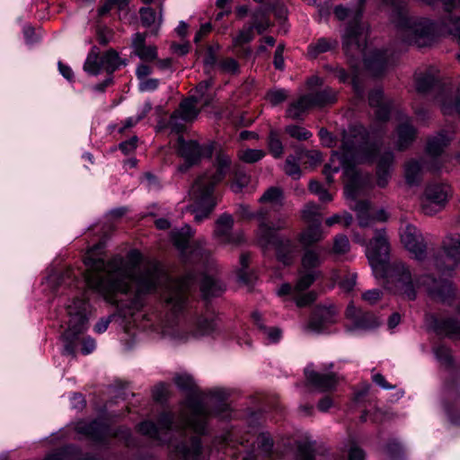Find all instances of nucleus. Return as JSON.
<instances>
[{"instance_id": "obj_46", "label": "nucleus", "mask_w": 460, "mask_h": 460, "mask_svg": "<svg viewBox=\"0 0 460 460\" xmlns=\"http://www.w3.org/2000/svg\"><path fill=\"white\" fill-rule=\"evenodd\" d=\"M286 132L292 137L297 140H306L313 136V134L305 129V128L299 126H288L286 128Z\"/></svg>"}, {"instance_id": "obj_55", "label": "nucleus", "mask_w": 460, "mask_h": 460, "mask_svg": "<svg viewBox=\"0 0 460 460\" xmlns=\"http://www.w3.org/2000/svg\"><path fill=\"white\" fill-rule=\"evenodd\" d=\"M335 101L334 93L329 89L318 90V107Z\"/></svg>"}, {"instance_id": "obj_36", "label": "nucleus", "mask_w": 460, "mask_h": 460, "mask_svg": "<svg viewBox=\"0 0 460 460\" xmlns=\"http://www.w3.org/2000/svg\"><path fill=\"white\" fill-rule=\"evenodd\" d=\"M268 148L274 158H280L284 152V146L279 134L275 130H270L268 137Z\"/></svg>"}, {"instance_id": "obj_25", "label": "nucleus", "mask_w": 460, "mask_h": 460, "mask_svg": "<svg viewBox=\"0 0 460 460\" xmlns=\"http://www.w3.org/2000/svg\"><path fill=\"white\" fill-rule=\"evenodd\" d=\"M314 97L312 94H305L292 102L286 111V115L292 119L304 117L307 110L313 105Z\"/></svg>"}, {"instance_id": "obj_30", "label": "nucleus", "mask_w": 460, "mask_h": 460, "mask_svg": "<svg viewBox=\"0 0 460 460\" xmlns=\"http://www.w3.org/2000/svg\"><path fill=\"white\" fill-rule=\"evenodd\" d=\"M283 199L282 190L278 187H270L263 193L259 201L262 204H269L271 207H281Z\"/></svg>"}, {"instance_id": "obj_17", "label": "nucleus", "mask_w": 460, "mask_h": 460, "mask_svg": "<svg viewBox=\"0 0 460 460\" xmlns=\"http://www.w3.org/2000/svg\"><path fill=\"white\" fill-rule=\"evenodd\" d=\"M234 218L229 214L221 215L216 222L215 237L223 244L238 245L244 241L242 232H233Z\"/></svg>"}, {"instance_id": "obj_63", "label": "nucleus", "mask_w": 460, "mask_h": 460, "mask_svg": "<svg viewBox=\"0 0 460 460\" xmlns=\"http://www.w3.org/2000/svg\"><path fill=\"white\" fill-rule=\"evenodd\" d=\"M152 74V67L146 64H139L136 69V75L140 81L148 77Z\"/></svg>"}, {"instance_id": "obj_42", "label": "nucleus", "mask_w": 460, "mask_h": 460, "mask_svg": "<svg viewBox=\"0 0 460 460\" xmlns=\"http://www.w3.org/2000/svg\"><path fill=\"white\" fill-rule=\"evenodd\" d=\"M134 53L145 62H151L157 58V49L152 45L140 47Z\"/></svg>"}, {"instance_id": "obj_14", "label": "nucleus", "mask_w": 460, "mask_h": 460, "mask_svg": "<svg viewBox=\"0 0 460 460\" xmlns=\"http://www.w3.org/2000/svg\"><path fill=\"white\" fill-rule=\"evenodd\" d=\"M178 155L184 163L178 167L181 172H187L191 166L197 165L205 157L211 156L213 153L212 144L200 145L195 140H184L181 137L177 142Z\"/></svg>"}, {"instance_id": "obj_34", "label": "nucleus", "mask_w": 460, "mask_h": 460, "mask_svg": "<svg viewBox=\"0 0 460 460\" xmlns=\"http://www.w3.org/2000/svg\"><path fill=\"white\" fill-rule=\"evenodd\" d=\"M249 183V176L239 166L233 168V178L230 182V189L234 192H240Z\"/></svg>"}, {"instance_id": "obj_24", "label": "nucleus", "mask_w": 460, "mask_h": 460, "mask_svg": "<svg viewBox=\"0 0 460 460\" xmlns=\"http://www.w3.org/2000/svg\"><path fill=\"white\" fill-rule=\"evenodd\" d=\"M346 315L351 319L355 324L361 328H373L378 326L381 321L369 314H364L360 309L353 305H349L346 310Z\"/></svg>"}, {"instance_id": "obj_37", "label": "nucleus", "mask_w": 460, "mask_h": 460, "mask_svg": "<svg viewBox=\"0 0 460 460\" xmlns=\"http://www.w3.org/2000/svg\"><path fill=\"white\" fill-rule=\"evenodd\" d=\"M152 107L149 102H146L141 110L137 112L135 117H129L125 119L124 125L119 128V132L122 133L125 129L129 128L137 125L141 119H143L146 114L151 111Z\"/></svg>"}, {"instance_id": "obj_20", "label": "nucleus", "mask_w": 460, "mask_h": 460, "mask_svg": "<svg viewBox=\"0 0 460 460\" xmlns=\"http://www.w3.org/2000/svg\"><path fill=\"white\" fill-rule=\"evenodd\" d=\"M338 320V311L333 305L318 304V334L334 332Z\"/></svg>"}, {"instance_id": "obj_41", "label": "nucleus", "mask_w": 460, "mask_h": 460, "mask_svg": "<svg viewBox=\"0 0 460 460\" xmlns=\"http://www.w3.org/2000/svg\"><path fill=\"white\" fill-rule=\"evenodd\" d=\"M177 387L183 391H192L195 387V381L189 374H178L173 378Z\"/></svg>"}, {"instance_id": "obj_52", "label": "nucleus", "mask_w": 460, "mask_h": 460, "mask_svg": "<svg viewBox=\"0 0 460 460\" xmlns=\"http://www.w3.org/2000/svg\"><path fill=\"white\" fill-rule=\"evenodd\" d=\"M159 80L156 78H146L139 82L138 89L140 92H153L159 86Z\"/></svg>"}, {"instance_id": "obj_18", "label": "nucleus", "mask_w": 460, "mask_h": 460, "mask_svg": "<svg viewBox=\"0 0 460 460\" xmlns=\"http://www.w3.org/2000/svg\"><path fill=\"white\" fill-rule=\"evenodd\" d=\"M401 241L404 247L418 261L426 255V244L420 231L411 225H407L401 233Z\"/></svg>"}, {"instance_id": "obj_50", "label": "nucleus", "mask_w": 460, "mask_h": 460, "mask_svg": "<svg viewBox=\"0 0 460 460\" xmlns=\"http://www.w3.org/2000/svg\"><path fill=\"white\" fill-rule=\"evenodd\" d=\"M141 22L144 26L149 27L155 22V12L150 7L140 9Z\"/></svg>"}, {"instance_id": "obj_21", "label": "nucleus", "mask_w": 460, "mask_h": 460, "mask_svg": "<svg viewBox=\"0 0 460 460\" xmlns=\"http://www.w3.org/2000/svg\"><path fill=\"white\" fill-rule=\"evenodd\" d=\"M269 11L277 12V15L280 18L285 17L286 14V11L276 1H274V3L270 2L265 7H261L254 13L253 22L251 25L253 27V30L255 29L260 34L264 32L270 25V22L266 16V13Z\"/></svg>"}, {"instance_id": "obj_45", "label": "nucleus", "mask_w": 460, "mask_h": 460, "mask_svg": "<svg viewBox=\"0 0 460 460\" xmlns=\"http://www.w3.org/2000/svg\"><path fill=\"white\" fill-rule=\"evenodd\" d=\"M254 38L253 27L249 25L244 27L239 31V33L234 38V46H243L252 40Z\"/></svg>"}, {"instance_id": "obj_2", "label": "nucleus", "mask_w": 460, "mask_h": 460, "mask_svg": "<svg viewBox=\"0 0 460 460\" xmlns=\"http://www.w3.org/2000/svg\"><path fill=\"white\" fill-rule=\"evenodd\" d=\"M228 396L226 389L217 387L205 400L189 397L178 411L160 413L156 423L145 420L137 425V431L157 445H167L171 454L181 460H208L200 437L208 434L211 419L231 418Z\"/></svg>"}, {"instance_id": "obj_12", "label": "nucleus", "mask_w": 460, "mask_h": 460, "mask_svg": "<svg viewBox=\"0 0 460 460\" xmlns=\"http://www.w3.org/2000/svg\"><path fill=\"white\" fill-rule=\"evenodd\" d=\"M75 429L78 434L95 443L102 444L109 438H116L123 441L127 447H134L136 445L130 429L119 427L113 430L102 419L92 421L79 420L75 423Z\"/></svg>"}, {"instance_id": "obj_44", "label": "nucleus", "mask_w": 460, "mask_h": 460, "mask_svg": "<svg viewBox=\"0 0 460 460\" xmlns=\"http://www.w3.org/2000/svg\"><path fill=\"white\" fill-rule=\"evenodd\" d=\"M285 172L292 177L293 179H298L301 175V170L299 164L296 163V159L293 155H289L287 157L285 165H284Z\"/></svg>"}, {"instance_id": "obj_23", "label": "nucleus", "mask_w": 460, "mask_h": 460, "mask_svg": "<svg viewBox=\"0 0 460 460\" xmlns=\"http://www.w3.org/2000/svg\"><path fill=\"white\" fill-rule=\"evenodd\" d=\"M368 99L370 106L376 108V119L387 120L391 111V102L384 99L383 92L380 89L374 90L369 93Z\"/></svg>"}, {"instance_id": "obj_47", "label": "nucleus", "mask_w": 460, "mask_h": 460, "mask_svg": "<svg viewBox=\"0 0 460 460\" xmlns=\"http://www.w3.org/2000/svg\"><path fill=\"white\" fill-rule=\"evenodd\" d=\"M349 250V241L346 235H337L334 239L332 252L335 254H344Z\"/></svg>"}, {"instance_id": "obj_56", "label": "nucleus", "mask_w": 460, "mask_h": 460, "mask_svg": "<svg viewBox=\"0 0 460 460\" xmlns=\"http://www.w3.org/2000/svg\"><path fill=\"white\" fill-rule=\"evenodd\" d=\"M128 0H107L98 10L99 15L102 16L108 13L111 9L118 4L120 8L128 4Z\"/></svg>"}, {"instance_id": "obj_57", "label": "nucleus", "mask_w": 460, "mask_h": 460, "mask_svg": "<svg viewBox=\"0 0 460 460\" xmlns=\"http://www.w3.org/2000/svg\"><path fill=\"white\" fill-rule=\"evenodd\" d=\"M305 376L309 389L314 390V387L316 385V372L314 364H309L305 368Z\"/></svg>"}, {"instance_id": "obj_62", "label": "nucleus", "mask_w": 460, "mask_h": 460, "mask_svg": "<svg viewBox=\"0 0 460 460\" xmlns=\"http://www.w3.org/2000/svg\"><path fill=\"white\" fill-rule=\"evenodd\" d=\"M23 36L27 44L31 45L39 40L38 35L35 33L31 26L23 27Z\"/></svg>"}, {"instance_id": "obj_39", "label": "nucleus", "mask_w": 460, "mask_h": 460, "mask_svg": "<svg viewBox=\"0 0 460 460\" xmlns=\"http://www.w3.org/2000/svg\"><path fill=\"white\" fill-rule=\"evenodd\" d=\"M338 383L337 377L333 373L318 374V392L320 390L329 391L333 389Z\"/></svg>"}, {"instance_id": "obj_61", "label": "nucleus", "mask_w": 460, "mask_h": 460, "mask_svg": "<svg viewBox=\"0 0 460 460\" xmlns=\"http://www.w3.org/2000/svg\"><path fill=\"white\" fill-rule=\"evenodd\" d=\"M357 274L349 272L347 277L341 282V288L346 291H350L356 285Z\"/></svg>"}, {"instance_id": "obj_3", "label": "nucleus", "mask_w": 460, "mask_h": 460, "mask_svg": "<svg viewBox=\"0 0 460 460\" xmlns=\"http://www.w3.org/2000/svg\"><path fill=\"white\" fill-rule=\"evenodd\" d=\"M381 1L398 12L397 29L402 41L418 47H425L432 42L438 31L437 24L427 18L410 16L404 12L402 0ZM365 2L366 0H359L360 7ZM334 13L339 20L349 18L343 33V48L347 55L353 58H363L366 69L373 75H378L384 72L391 63L390 57L386 50L368 49L367 44L368 26L359 22L362 14L361 8L352 11L343 5H337Z\"/></svg>"}, {"instance_id": "obj_48", "label": "nucleus", "mask_w": 460, "mask_h": 460, "mask_svg": "<svg viewBox=\"0 0 460 460\" xmlns=\"http://www.w3.org/2000/svg\"><path fill=\"white\" fill-rule=\"evenodd\" d=\"M288 91L285 89H273L267 93V100L272 105H278L288 98Z\"/></svg>"}, {"instance_id": "obj_28", "label": "nucleus", "mask_w": 460, "mask_h": 460, "mask_svg": "<svg viewBox=\"0 0 460 460\" xmlns=\"http://www.w3.org/2000/svg\"><path fill=\"white\" fill-rule=\"evenodd\" d=\"M252 318L259 330L261 332L263 338L269 343H277L282 337V331L276 326L267 327L262 323V317L259 313H253Z\"/></svg>"}, {"instance_id": "obj_54", "label": "nucleus", "mask_w": 460, "mask_h": 460, "mask_svg": "<svg viewBox=\"0 0 460 460\" xmlns=\"http://www.w3.org/2000/svg\"><path fill=\"white\" fill-rule=\"evenodd\" d=\"M298 160L305 167H314L316 165V157L314 151L301 152Z\"/></svg>"}, {"instance_id": "obj_1", "label": "nucleus", "mask_w": 460, "mask_h": 460, "mask_svg": "<svg viewBox=\"0 0 460 460\" xmlns=\"http://www.w3.org/2000/svg\"><path fill=\"white\" fill-rule=\"evenodd\" d=\"M103 246L99 243L88 251L84 271L72 268L51 271L43 285L53 292L62 287L75 285L80 288L79 284L86 285L105 301L116 305L123 318L131 317L138 329L175 343L217 332L213 311L206 309L188 316L196 275L188 273L169 279L158 262L144 261L137 250H131L125 257L116 255L105 261L98 256Z\"/></svg>"}, {"instance_id": "obj_15", "label": "nucleus", "mask_w": 460, "mask_h": 460, "mask_svg": "<svg viewBox=\"0 0 460 460\" xmlns=\"http://www.w3.org/2000/svg\"><path fill=\"white\" fill-rule=\"evenodd\" d=\"M442 253L435 259V266L443 275L460 266V234H449L442 243Z\"/></svg>"}, {"instance_id": "obj_10", "label": "nucleus", "mask_w": 460, "mask_h": 460, "mask_svg": "<svg viewBox=\"0 0 460 460\" xmlns=\"http://www.w3.org/2000/svg\"><path fill=\"white\" fill-rule=\"evenodd\" d=\"M453 134L447 131H440L438 135L428 139L426 154L429 156V164L426 159H410L404 164V178L409 186H417L422 180L424 168L432 172H438L442 167V161L446 156H441L445 148L453 139Z\"/></svg>"}, {"instance_id": "obj_60", "label": "nucleus", "mask_w": 460, "mask_h": 460, "mask_svg": "<svg viewBox=\"0 0 460 460\" xmlns=\"http://www.w3.org/2000/svg\"><path fill=\"white\" fill-rule=\"evenodd\" d=\"M112 317V315H109L107 317L101 318L93 326V331L99 334L103 333L108 329Z\"/></svg>"}, {"instance_id": "obj_7", "label": "nucleus", "mask_w": 460, "mask_h": 460, "mask_svg": "<svg viewBox=\"0 0 460 460\" xmlns=\"http://www.w3.org/2000/svg\"><path fill=\"white\" fill-rule=\"evenodd\" d=\"M193 234L194 231L192 228L189 225H185L180 229L172 230L171 237L174 245L187 261L190 262L199 261L206 264L205 272L199 278L200 291L204 297L217 296L224 292L226 285L214 275L216 262L205 250V241L197 240L192 244H190V240Z\"/></svg>"}, {"instance_id": "obj_8", "label": "nucleus", "mask_w": 460, "mask_h": 460, "mask_svg": "<svg viewBox=\"0 0 460 460\" xmlns=\"http://www.w3.org/2000/svg\"><path fill=\"white\" fill-rule=\"evenodd\" d=\"M232 171L231 156L224 150L216 153L213 170L200 175L193 183L190 196L193 204L190 207L194 219L199 223L208 217L216 206L214 187Z\"/></svg>"}, {"instance_id": "obj_5", "label": "nucleus", "mask_w": 460, "mask_h": 460, "mask_svg": "<svg viewBox=\"0 0 460 460\" xmlns=\"http://www.w3.org/2000/svg\"><path fill=\"white\" fill-rule=\"evenodd\" d=\"M378 133L367 132L363 126H353L344 133L342 140L343 164H361L377 162L376 184L385 188L388 184L394 154L390 150L382 151L376 137Z\"/></svg>"}, {"instance_id": "obj_58", "label": "nucleus", "mask_w": 460, "mask_h": 460, "mask_svg": "<svg viewBox=\"0 0 460 460\" xmlns=\"http://www.w3.org/2000/svg\"><path fill=\"white\" fill-rule=\"evenodd\" d=\"M168 394V385L164 383L156 385L153 390V397L155 401L162 402Z\"/></svg>"}, {"instance_id": "obj_9", "label": "nucleus", "mask_w": 460, "mask_h": 460, "mask_svg": "<svg viewBox=\"0 0 460 460\" xmlns=\"http://www.w3.org/2000/svg\"><path fill=\"white\" fill-rule=\"evenodd\" d=\"M67 320V329L63 333L64 354L74 355L75 341L88 327V322L93 314V305L86 296V291L70 294L63 303Z\"/></svg>"}, {"instance_id": "obj_13", "label": "nucleus", "mask_w": 460, "mask_h": 460, "mask_svg": "<svg viewBox=\"0 0 460 460\" xmlns=\"http://www.w3.org/2000/svg\"><path fill=\"white\" fill-rule=\"evenodd\" d=\"M344 193L346 198L351 200L349 208L356 213L359 226L369 227L376 222H385L388 219L389 215L384 208L373 213L368 200H357L361 195V189L356 178L346 185Z\"/></svg>"}, {"instance_id": "obj_35", "label": "nucleus", "mask_w": 460, "mask_h": 460, "mask_svg": "<svg viewBox=\"0 0 460 460\" xmlns=\"http://www.w3.org/2000/svg\"><path fill=\"white\" fill-rule=\"evenodd\" d=\"M436 82V77L430 73H418L415 75L416 90L421 93L429 91Z\"/></svg>"}, {"instance_id": "obj_6", "label": "nucleus", "mask_w": 460, "mask_h": 460, "mask_svg": "<svg viewBox=\"0 0 460 460\" xmlns=\"http://www.w3.org/2000/svg\"><path fill=\"white\" fill-rule=\"evenodd\" d=\"M301 218L306 228L299 236L300 244L306 250L302 259V267L296 285L293 290L294 299L298 307H307L315 300L314 292L305 291L314 283L316 275V257L314 253L316 242V205L307 203L301 212Z\"/></svg>"}, {"instance_id": "obj_40", "label": "nucleus", "mask_w": 460, "mask_h": 460, "mask_svg": "<svg viewBox=\"0 0 460 460\" xmlns=\"http://www.w3.org/2000/svg\"><path fill=\"white\" fill-rule=\"evenodd\" d=\"M250 256L247 253H243L240 257L241 268L238 270L239 280L248 284L252 281V274L247 270L249 265Z\"/></svg>"}, {"instance_id": "obj_27", "label": "nucleus", "mask_w": 460, "mask_h": 460, "mask_svg": "<svg viewBox=\"0 0 460 460\" xmlns=\"http://www.w3.org/2000/svg\"><path fill=\"white\" fill-rule=\"evenodd\" d=\"M441 111L446 115H460V88L456 93H442L438 97Z\"/></svg>"}, {"instance_id": "obj_11", "label": "nucleus", "mask_w": 460, "mask_h": 460, "mask_svg": "<svg viewBox=\"0 0 460 460\" xmlns=\"http://www.w3.org/2000/svg\"><path fill=\"white\" fill-rule=\"evenodd\" d=\"M286 226L285 217H279L270 225L262 220L257 230V237L261 246L274 248L279 260L284 264H289L292 261L291 257L296 252V245L290 239L278 234V231Z\"/></svg>"}, {"instance_id": "obj_33", "label": "nucleus", "mask_w": 460, "mask_h": 460, "mask_svg": "<svg viewBox=\"0 0 460 460\" xmlns=\"http://www.w3.org/2000/svg\"><path fill=\"white\" fill-rule=\"evenodd\" d=\"M101 63L102 69L111 74L119 67L121 60L115 50L110 49L101 57Z\"/></svg>"}, {"instance_id": "obj_19", "label": "nucleus", "mask_w": 460, "mask_h": 460, "mask_svg": "<svg viewBox=\"0 0 460 460\" xmlns=\"http://www.w3.org/2000/svg\"><path fill=\"white\" fill-rule=\"evenodd\" d=\"M395 146L399 150L407 148L416 137V129L411 124V119L407 115L398 114Z\"/></svg>"}, {"instance_id": "obj_38", "label": "nucleus", "mask_w": 460, "mask_h": 460, "mask_svg": "<svg viewBox=\"0 0 460 460\" xmlns=\"http://www.w3.org/2000/svg\"><path fill=\"white\" fill-rule=\"evenodd\" d=\"M265 156V152L261 149H244L241 150L238 157L244 163L253 164L261 160Z\"/></svg>"}, {"instance_id": "obj_32", "label": "nucleus", "mask_w": 460, "mask_h": 460, "mask_svg": "<svg viewBox=\"0 0 460 460\" xmlns=\"http://www.w3.org/2000/svg\"><path fill=\"white\" fill-rule=\"evenodd\" d=\"M436 331L438 334L460 338V323L453 319L443 320L438 323Z\"/></svg>"}, {"instance_id": "obj_29", "label": "nucleus", "mask_w": 460, "mask_h": 460, "mask_svg": "<svg viewBox=\"0 0 460 460\" xmlns=\"http://www.w3.org/2000/svg\"><path fill=\"white\" fill-rule=\"evenodd\" d=\"M199 102L198 97H192L182 101L179 109L175 111L178 117L183 120H191L198 115L196 103Z\"/></svg>"}, {"instance_id": "obj_43", "label": "nucleus", "mask_w": 460, "mask_h": 460, "mask_svg": "<svg viewBox=\"0 0 460 460\" xmlns=\"http://www.w3.org/2000/svg\"><path fill=\"white\" fill-rule=\"evenodd\" d=\"M218 69L222 73L235 75L239 73V64L232 58H223L218 62Z\"/></svg>"}, {"instance_id": "obj_31", "label": "nucleus", "mask_w": 460, "mask_h": 460, "mask_svg": "<svg viewBox=\"0 0 460 460\" xmlns=\"http://www.w3.org/2000/svg\"><path fill=\"white\" fill-rule=\"evenodd\" d=\"M102 69V66L101 63V58L99 59V53L97 49L94 47L92 49L86 58V60L84 64V70L91 75H97Z\"/></svg>"}, {"instance_id": "obj_4", "label": "nucleus", "mask_w": 460, "mask_h": 460, "mask_svg": "<svg viewBox=\"0 0 460 460\" xmlns=\"http://www.w3.org/2000/svg\"><path fill=\"white\" fill-rule=\"evenodd\" d=\"M389 252L390 246L385 230L376 231L375 236L366 247V256L375 278L391 292L413 300L416 297V286L411 279V272L400 261L389 263Z\"/></svg>"}, {"instance_id": "obj_51", "label": "nucleus", "mask_w": 460, "mask_h": 460, "mask_svg": "<svg viewBox=\"0 0 460 460\" xmlns=\"http://www.w3.org/2000/svg\"><path fill=\"white\" fill-rule=\"evenodd\" d=\"M296 460H314V453L309 445L304 443L297 446Z\"/></svg>"}, {"instance_id": "obj_16", "label": "nucleus", "mask_w": 460, "mask_h": 460, "mask_svg": "<svg viewBox=\"0 0 460 460\" xmlns=\"http://www.w3.org/2000/svg\"><path fill=\"white\" fill-rule=\"evenodd\" d=\"M450 192L448 185L444 183L429 184L420 199L421 210L424 214L432 216L440 211Z\"/></svg>"}, {"instance_id": "obj_22", "label": "nucleus", "mask_w": 460, "mask_h": 460, "mask_svg": "<svg viewBox=\"0 0 460 460\" xmlns=\"http://www.w3.org/2000/svg\"><path fill=\"white\" fill-rule=\"evenodd\" d=\"M44 460H99L95 456L84 454L77 447L69 445L49 455Z\"/></svg>"}, {"instance_id": "obj_59", "label": "nucleus", "mask_w": 460, "mask_h": 460, "mask_svg": "<svg viewBox=\"0 0 460 460\" xmlns=\"http://www.w3.org/2000/svg\"><path fill=\"white\" fill-rule=\"evenodd\" d=\"M381 291L379 289H371L362 294V299L370 305L376 304L381 297Z\"/></svg>"}, {"instance_id": "obj_64", "label": "nucleus", "mask_w": 460, "mask_h": 460, "mask_svg": "<svg viewBox=\"0 0 460 460\" xmlns=\"http://www.w3.org/2000/svg\"><path fill=\"white\" fill-rule=\"evenodd\" d=\"M96 348L95 341L91 337H85L82 341V353L88 355L92 353Z\"/></svg>"}, {"instance_id": "obj_26", "label": "nucleus", "mask_w": 460, "mask_h": 460, "mask_svg": "<svg viewBox=\"0 0 460 460\" xmlns=\"http://www.w3.org/2000/svg\"><path fill=\"white\" fill-rule=\"evenodd\" d=\"M420 281V285H423L427 291L433 295L444 298L446 293L451 291V284L447 279H435L429 276L423 277Z\"/></svg>"}, {"instance_id": "obj_53", "label": "nucleus", "mask_w": 460, "mask_h": 460, "mask_svg": "<svg viewBox=\"0 0 460 460\" xmlns=\"http://www.w3.org/2000/svg\"><path fill=\"white\" fill-rule=\"evenodd\" d=\"M204 66L206 72H209L214 66H218V62L217 56L213 50L212 47H209L207 50L205 58H204Z\"/></svg>"}, {"instance_id": "obj_49", "label": "nucleus", "mask_w": 460, "mask_h": 460, "mask_svg": "<svg viewBox=\"0 0 460 460\" xmlns=\"http://www.w3.org/2000/svg\"><path fill=\"white\" fill-rule=\"evenodd\" d=\"M445 31L457 38L460 44V18L450 17L448 22L445 23Z\"/></svg>"}]
</instances>
